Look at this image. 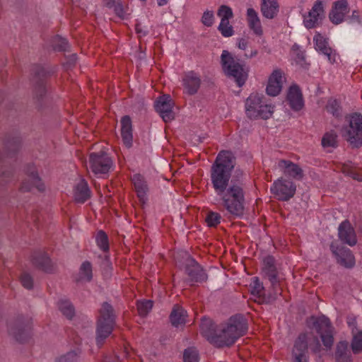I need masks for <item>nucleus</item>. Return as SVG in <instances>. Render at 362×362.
Returning <instances> with one entry per match:
<instances>
[{
	"label": "nucleus",
	"mask_w": 362,
	"mask_h": 362,
	"mask_svg": "<svg viewBox=\"0 0 362 362\" xmlns=\"http://www.w3.org/2000/svg\"><path fill=\"white\" fill-rule=\"evenodd\" d=\"M136 31L137 33H142V30L139 24L136 25Z\"/></svg>",
	"instance_id": "774afa93"
},
{
	"label": "nucleus",
	"mask_w": 362,
	"mask_h": 362,
	"mask_svg": "<svg viewBox=\"0 0 362 362\" xmlns=\"http://www.w3.org/2000/svg\"><path fill=\"white\" fill-rule=\"evenodd\" d=\"M81 279L90 281L93 279L92 264L89 261H85L80 267Z\"/></svg>",
	"instance_id": "a19ab883"
},
{
	"label": "nucleus",
	"mask_w": 362,
	"mask_h": 362,
	"mask_svg": "<svg viewBox=\"0 0 362 362\" xmlns=\"http://www.w3.org/2000/svg\"><path fill=\"white\" fill-rule=\"evenodd\" d=\"M282 73L281 70H274L269 78L266 92L269 95L276 96L282 88Z\"/></svg>",
	"instance_id": "4be33fe9"
},
{
	"label": "nucleus",
	"mask_w": 362,
	"mask_h": 362,
	"mask_svg": "<svg viewBox=\"0 0 362 362\" xmlns=\"http://www.w3.org/2000/svg\"><path fill=\"white\" fill-rule=\"evenodd\" d=\"M309 327L315 329L320 334L322 344L327 350L331 349L334 343L332 334V326L328 317L322 315L320 317L312 316L310 317Z\"/></svg>",
	"instance_id": "6e6552de"
},
{
	"label": "nucleus",
	"mask_w": 362,
	"mask_h": 362,
	"mask_svg": "<svg viewBox=\"0 0 362 362\" xmlns=\"http://www.w3.org/2000/svg\"><path fill=\"white\" fill-rule=\"evenodd\" d=\"M104 4L108 8H112L116 1L115 0H103Z\"/></svg>",
	"instance_id": "e2e57ef3"
},
{
	"label": "nucleus",
	"mask_w": 362,
	"mask_h": 362,
	"mask_svg": "<svg viewBox=\"0 0 362 362\" xmlns=\"http://www.w3.org/2000/svg\"><path fill=\"white\" fill-rule=\"evenodd\" d=\"M214 14L213 11L206 10L204 12L201 21L206 27H211L214 22Z\"/></svg>",
	"instance_id": "864d4df0"
},
{
	"label": "nucleus",
	"mask_w": 362,
	"mask_h": 362,
	"mask_svg": "<svg viewBox=\"0 0 362 362\" xmlns=\"http://www.w3.org/2000/svg\"><path fill=\"white\" fill-rule=\"evenodd\" d=\"M236 158L229 151H221L213 163L210 174L213 187L220 197L221 206L227 211L229 218H240L245 211L243 172L236 169Z\"/></svg>",
	"instance_id": "f257e3e1"
},
{
	"label": "nucleus",
	"mask_w": 362,
	"mask_h": 362,
	"mask_svg": "<svg viewBox=\"0 0 362 362\" xmlns=\"http://www.w3.org/2000/svg\"><path fill=\"white\" fill-rule=\"evenodd\" d=\"M247 15L249 28L252 30L256 35H262L263 31L257 13L254 8H250L247 11Z\"/></svg>",
	"instance_id": "2f4dec72"
},
{
	"label": "nucleus",
	"mask_w": 362,
	"mask_h": 362,
	"mask_svg": "<svg viewBox=\"0 0 362 362\" xmlns=\"http://www.w3.org/2000/svg\"><path fill=\"white\" fill-rule=\"evenodd\" d=\"M187 311L178 304L174 305L170 315V320L173 326L177 327L179 325L185 324Z\"/></svg>",
	"instance_id": "7c9ffc66"
},
{
	"label": "nucleus",
	"mask_w": 362,
	"mask_h": 362,
	"mask_svg": "<svg viewBox=\"0 0 362 362\" xmlns=\"http://www.w3.org/2000/svg\"><path fill=\"white\" fill-rule=\"evenodd\" d=\"M216 325L206 317H203L200 324V332L211 344L218 348L232 346L240 337L247 332V320L242 314H236L228 319L227 325L218 333Z\"/></svg>",
	"instance_id": "f03ea898"
},
{
	"label": "nucleus",
	"mask_w": 362,
	"mask_h": 362,
	"mask_svg": "<svg viewBox=\"0 0 362 362\" xmlns=\"http://www.w3.org/2000/svg\"><path fill=\"white\" fill-rule=\"evenodd\" d=\"M257 54H258V51L257 49H255V50H252L250 54H245V57L247 58H252V57H255V56H257Z\"/></svg>",
	"instance_id": "69168bd1"
},
{
	"label": "nucleus",
	"mask_w": 362,
	"mask_h": 362,
	"mask_svg": "<svg viewBox=\"0 0 362 362\" xmlns=\"http://www.w3.org/2000/svg\"><path fill=\"white\" fill-rule=\"evenodd\" d=\"M137 310L139 315L141 317H145L148 315L153 307V301L151 300H145L143 301H138Z\"/></svg>",
	"instance_id": "79ce46f5"
},
{
	"label": "nucleus",
	"mask_w": 362,
	"mask_h": 362,
	"mask_svg": "<svg viewBox=\"0 0 362 362\" xmlns=\"http://www.w3.org/2000/svg\"><path fill=\"white\" fill-rule=\"evenodd\" d=\"M33 103L40 112L45 111L50 105V100L47 95V80L56 70L54 67L34 64L32 68Z\"/></svg>",
	"instance_id": "7ed1b4c3"
},
{
	"label": "nucleus",
	"mask_w": 362,
	"mask_h": 362,
	"mask_svg": "<svg viewBox=\"0 0 362 362\" xmlns=\"http://www.w3.org/2000/svg\"><path fill=\"white\" fill-rule=\"evenodd\" d=\"M351 22H353V23H361V19H360V16H359V13L358 11H354L352 12V15L351 16L349 17Z\"/></svg>",
	"instance_id": "052dcab7"
},
{
	"label": "nucleus",
	"mask_w": 362,
	"mask_h": 362,
	"mask_svg": "<svg viewBox=\"0 0 362 362\" xmlns=\"http://www.w3.org/2000/svg\"><path fill=\"white\" fill-rule=\"evenodd\" d=\"M314 41L316 50L327 56L331 63L335 62V54H333L332 49L328 46L327 40L320 34H317L314 37Z\"/></svg>",
	"instance_id": "393cba45"
},
{
	"label": "nucleus",
	"mask_w": 362,
	"mask_h": 362,
	"mask_svg": "<svg viewBox=\"0 0 362 362\" xmlns=\"http://www.w3.org/2000/svg\"><path fill=\"white\" fill-rule=\"evenodd\" d=\"M89 163L95 174H105L108 173L112 163L107 153L101 151L89 155Z\"/></svg>",
	"instance_id": "ddd939ff"
},
{
	"label": "nucleus",
	"mask_w": 362,
	"mask_h": 362,
	"mask_svg": "<svg viewBox=\"0 0 362 362\" xmlns=\"http://www.w3.org/2000/svg\"><path fill=\"white\" fill-rule=\"evenodd\" d=\"M51 44L55 51L66 52L69 50L68 41L59 35L54 36L51 40Z\"/></svg>",
	"instance_id": "e433bc0d"
},
{
	"label": "nucleus",
	"mask_w": 362,
	"mask_h": 362,
	"mask_svg": "<svg viewBox=\"0 0 362 362\" xmlns=\"http://www.w3.org/2000/svg\"><path fill=\"white\" fill-rule=\"evenodd\" d=\"M262 272L271 283V286L276 288L279 284V272L276 267V259L272 255H267L263 259Z\"/></svg>",
	"instance_id": "dca6fc26"
},
{
	"label": "nucleus",
	"mask_w": 362,
	"mask_h": 362,
	"mask_svg": "<svg viewBox=\"0 0 362 362\" xmlns=\"http://www.w3.org/2000/svg\"><path fill=\"white\" fill-rule=\"evenodd\" d=\"M329 248L336 258L337 264L346 269H351L354 267L355 257L349 248L339 245L334 242L330 244Z\"/></svg>",
	"instance_id": "4468645a"
},
{
	"label": "nucleus",
	"mask_w": 362,
	"mask_h": 362,
	"mask_svg": "<svg viewBox=\"0 0 362 362\" xmlns=\"http://www.w3.org/2000/svg\"><path fill=\"white\" fill-rule=\"evenodd\" d=\"M174 105L175 103L168 94L159 96L154 102L156 111L166 123L175 119V112L173 111Z\"/></svg>",
	"instance_id": "f8f14e48"
},
{
	"label": "nucleus",
	"mask_w": 362,
	"mask_h": 362,
	"mask_svg": "<svg viewBox=\"0 0 362 362\" xmlns=\"http://www.w3.org/2000/svg\"><path fill=\"white\" fill-rule=\"evenodd\" d=\"M297 58L299 60V62H305V54L302 52H298L297 54Z\"/></svg>",
	"instance_id": "0e129e2a"
},
{
	"label": "nucleus",
	"mask_w": 362,
	"mask_h": 362,
	"mask_svg": "<svg viewBox=\"0 0 362 362\" xmlns=\"http://www.w3.org/2000/svg\"><path fill=\"white\" fill-rule=\"evenodd\" d=\"M66 62H64L63 66L66 70L71 69L75 66L77 61V57L76 54H72L66 56Z\"/></svg>",
	"instance_id": "5fc2aeb1"
},
{
	"label": "nucleus",
	"mask_w": 362,
	"mask_h": 362,
	"mask_svg": "<svg viewBox=\"0 0 362 362\" xmlns=\"http://www.w3.org/2000/svg\"><path fill=\"white\" fill-rule=\"evenodd\" d=\"M218 30L225 37H231L234 34L233 28L230 25L229 20H221Z\"/></svg>",
	"instance_id": "37998d69"
},
{
	"label": "nucleus",
	"mask_w": 362,
	"mask_h": 362,
	"mask_svg": "<svg viewBox=\"0 0 362 362\" xmlns=\"http://www.w3.org/2000/svg\"><path fill=\"white\" fill-rule=\"evenodd\" d=\"M286 98L291 108L294 111H299L303 108L304 105L303 94L298 85L293 84L291 86Z\"/></svg>",
	"instance_id": "412c9836"
},
{
	"label": "nucleus",
	"mask_w": 362,
	"mask_h": 362,
	"mask_svg": "<svg viewBox=\"0 0 362 362\" xmlns=\"http://www.w3.org/2000/svg\"><path fill=\"white\" fill-rule=\"evenodd\" d=\"M349 125L342 129L343 136L352 148L362 146V115L354 112L346 117Z\"/></svg>",
	"instance_id": "423d86ee"
},
{
	"label": "nucleus",
	"mask_w": 362,
	"mask_h": 362,
	"mask_svg": "<svg viewBox=\"0 0 362 362\" xmlns=\"http://www.w3.org/2000/svg\"><path fill=\"white\" fill-rule=\"evenodd\" d=\"M279 5L277 0H262L261 12L266 18H274L279 13Z\"/></svg>",
	"instance_id": "bb28decb"
},
{
	"label": "nucleus",
	"mask_w": 362,
	"mask_h": 362,
	"mask_svg": "<svg viewBox=\"0 0 362 362\" xmlns=\"http://www.w3.org/2000/svg\"><path fill=\"white\" fill-rule=\"evenodd\" d=\"M96 243L98 246L103 251H109V241L107 235L103 230H99L96 235Z\"/></svg>",
	"instance_id": "ea45409f"
},
{
	"label": "nucleus",
	"mask_w": 362,
	"mask_h": 362,
	"mask_svg": "<svg viewBox=\"0 0 362 362\" xmlns=\"http://www.w3.org/2000/svg\"><path fill=\"white\" fill-rule=\"evenodd\" d=\"M221 64L224 74L233 78L239 87H242L248 78L249 68L240 62L230 52L223 50L221 55Z\"/></svg>",
	"instance_id": "20e7f679"
},
{
	"label": "nucleus",
	"mask_w": 362,
	"mask_h": 362,
	"mask_svg": "<svg viewBox=\"0 0 362 362\" xmlns=\"http://www.w3.org/2000/svg\"><path fill=\"white\" fill-rule=\"evenodd\" d=\"M185 272L188 276L190 285L194 283H204L207 281L208 275L204 268L192 257H188L185 265Z\"/></svg>",
	"instance_id": "9d476101"
},
{
	"label": "nucleus",
	"mask_w": 362,
	"mask_h": 362,
	"mask_svg": "<svg viewBox=\"0 0 362 362\" xmlns=\"http://www.w3.org/2000/svg\"><path fill=\"white\" fill-rule=\"evenodd\" d=\"M217 16L221 20H230L233 17V13L230 7L226 5H221L217 11Z\"/></svg>",
	"instance_id": "3c124183"
},
{
	"label": "nucleus",
	"mask_w": 362,
	"mask_h": 362,
	"mask_svg": "<svg viewBox=\"0 0 362 362\" xmlns=\"http://www.w3.org/2000/svg\"><path fill=\"white\" fill-rule=\"evenodd\" d=\"M270 189L279 200L286 202L294 196L296 186L292 181L281 178L276 180Z\"/></svg>",
	"instance_id": "9b49d317"
},
{
	"label": "nucleus",
	"mask_w": 362,
	"mask_h": 362,
	"mask_svg": "<svg viewBox=\"0 0 362 362\" xmlns=\"http://www.w3.org/2000/svg\"><path fill=\"white\" fill-rule=\"evenodd\" d=\"M338 236L343 243L350 246H354L357 243L355 230L349 220H345L339 224Z\"/></svg>",
	"instance_id": "6ab92c4d"
},
{
	"label": "nucleus",
	"mask_w": 362,
	"mask_h": 362,
	"mask_svg": "<svg viewBox=\"0 0 362 362\" xmlns=\"http://www.w3.org/2000/svg\"><path fill=\"white\" fill-rule=\"evenodd\" d=\"M21 140L18 136L8 137L5 144V148L7 156L13 158L18 151L21 147Z\"/></svg>",
	"instance_id": "72a5a7b5"
},
{
	"label": "nucleus",
	"mask_w": 362,
	"mask_h": 362,
	"mask_svg": "<svg viewBox=\"0 0 362 362\" xmlns=\"http://www.w3.org/2000/svg\"><path fill=\"white\" fill-rule=\"evenodd\" d=\"M13 169L11 167L8 170H3L0 176V185H2V182H7L13 176Z\"/></svg>",
	"instance_id": "13d9d810"
},
{
	"label": "nucleus",
	"mask_w": 362,
	"mask_h": 362,
	"mask_svg": "<svg viewBox=\"0 0 362 362\" xmlns=\"http://www.w3.org/2000/svg\"><path fill=\"white\" fill-rule=\"evenodd\" d=\"M115 325V315L113 307L104 302L99 310V316L96 325V344L100 347L105 340L112 332Z\"/></svg>",
	"instance_id": "39448f33"
},
{
	"label": "nucleus",
	"mask_w": 362,
	"mask_h": 362,
	"mask_svg": "<svg viewBox=\"0 0 362 362\" xmlns=\"http://www.w3.org/2000/svg\"><path fill=\"white\" fill-rule=\"evenodd\" d=\"M132 181L139 200L144 202L147 191V185L144 181V177L140 174H135L132 177Z\"/></svg>",
	"instance_id": "473e14b6"
},
{
	"label": "nucleus",
	"mask_w": 362,
	"mask_h": 362,
	"mask_svg": "<svg viewBox=\"0 0 362 362\" xmlns=\"http://www.w3.org/2000/svg\"><path fill=\"white\" fill-rule=\"evenodd\" d=\"M351 346L354 354L362 352V331L354 336Z\"/></svg>",
	"instance_id": "49530a36"
},
{
	"label": "nucleus",
	"mask_w": 362,
	"mask_h": 362,
	"mask_svg": "<svg viewBox=\"0 0 362 362\" xmlns=\"http://www.w3.org/2000/svg\"><path fill=\"white\" fill-rule=\"evenodd\" d=\"M183 81L188 94L194 95L197 93L201 84V80L194 72L191 71L186 74Z\"/></svg>",
	"instance_id": "c756f323"
},
{
	"label": "nucleus",
	"mask_w": 362,
	"mask_h": 362,
	"mask_svg": "<svg viewBox=\"0 0 362 362\" xmlns=\"http://www.w3.org/2000/svg\"><path fill=\"white\" fill-rule=\"evenodd\" d=\"M59 308L62 314L71 320L75 315L74 307L69 300H62L59 302Z\"/></svg>",
	"instance_id": "4c0bfd02"
},
{
	"label": "nucleus",
	"mask_w": 362,
	"mask_h": 362,
	"mask_svg": "<svg viewBox=\"0 0 362 362\" xmlns=\"http://www.w3.org/2000/svg\"><path fill=\"white\" fill-rule=\"evenodd\" d=\"M25 172L28 178L23 181L19 188L21 192H30L33 187H35L40 192L45 190V185L39 177L35 165L28 164L25 166Z\"/></svg>",
	"instance_id": "1a4fd4ad"
},
{
	"label": "nucleus",
	"mask_w": 362,
	"mask_h": 362,
	"mask_svg": "<svg viewBox=\"0 0 362 362\" xmlns=\"http://www.w3.org/2000/svg\"><path fill=\"white\" fill-rule=\"evenodd\" d=\"M20 281L24 288L28 290L33 288V279L30 274L27 272L22 273L20 276Z\"/></svg>",
	"instance_id": "603ef678"
},
{
	"label": "nucleus",
	"mask_w": 362,
	"mask_h": 362,
	"mask_svg": "<svg viewBox=\"0 0 362 362\" xmlns=\"http://www.w3.org/2000/svg\"><path fill=\"white\" fill-rule=\"evenodd\" d=\"M221 216L214 211H209L205 217V221L209 227H216L221 222Z\"/></svg>",
	"instance_id": "a18cd8bd"
},
{
	"label": "nucleus",
	"mask_w": 362,
	"mask_h": 362,
	"mask_svg": "<svg viewBox=\"0 0 362 362\" xmlns=\"http://www.w3.org/2000/svg\"><path fill=\"white\" fill-rule=\"evenodd\" d=\"M279 286L280 284L276 286L275 288L272 286V291L269 292L267 294L265 293L264 291V293L261 295L259 300H255V301L257 302L259 304L273 303L276 300L277 296L281 293V288Z\"/></svg>",
	"instance_id": "f704fd0d"
},
{
	"label": "nucleus",
	"mask_w": 362,
	"mask_h": 362,
	"mask_svg": "<svg viewBox=\"0 0 362 362\" xmlns=\"http://www.w3.org/2000/svg\"><path fill=\"white\" fill-rule=\"evenodd\" d=\"M107 362H120L118 356H115L114 358L107 361Z\"/></svg>",
	"instance_id": "338daca9"
},
{
	"label": "nucleus",
	"mask_w": 362,
	"mask_h": 362,
	"mask_svg": "<svg viewBox=\"0 0 362 362\" xmlns=\"http://www.w3.org/2000/svg\"><path fill=\"white\" fill-rule=\"evenodd\" d=\"M344 172H346V173L349 176L351 177L353 179L360 181V182L362 181V172L361 171H358L356 168H347V169L344 170Z\"/></svg>",
	"instance_id": "6e6d98bb"
},
{
	"label": "nucleus",
	"mask_w": 362,
	"mask_h": 362,
	"mask_svg": "<svg viewBox=\"0 0 362 362\" xmlns=\"http://www.w3.org/2000/svg\"><path fill=\"white\" fill-rule=\"evenodd\" d=\"M31 261L34 267L45 273L50 274L54 271V264L45 252L35 251L32 255Z\"/></svg>",
	"instance_id": "f3484780"
},
{
	"label": "nucleus",
	"mask_w": 362,
	"mask_h": 362,
	"mask_svg": "<svg viewBox=\"0 0 362 362\" xmlns=\"http://www.w3.org/2000/svg\"><path fill=\"white\" fill-rule=\"evenodd\" d=\"M184 362H198L199 354L194 347H189L183 353Z\"/></svg>",
	"instance_id": "c03bdc74"
},
{
	"label": "nucleus",
	"mask_w": 362,
	"mask_h": 362,
	"mask_svg": "<svg viewBox=\"0 0 362 362\" xmlns=\"http://www.w3.org/2000/svg\"><path fill=\"white\" fill-rule=\"evenodd\" d=\"M80 354L81 351L78 349L69 351L62 356L59 358L58 362H77Z\"/></svg>",
	"instance_id": "8fccbe9b"
},
{
	"label": "nucleus",
	"mask_w": 362,
	"mask_h": 362,
	"mask_svg": "<svg viewBox=\"0 0 362 362\" xmlns=\"http://www.w3.org/2000/svg\"><path fill=\"white\" fill-rule=\"evenodd\" d=\"M324 6L322 1L315 2L312 9L304 16L303 23L307 28H313L318 25L319 20L324 17Z\"/></svg>",
	"instance_id": "a211bd4d"
},
{
	"label": "nucleus",
	"mask_w": 362,
	"mask_h": 362,
	"mask_svg": "<svg viewBox=\"0 0 362 362\" xmlns=\"http://www.w3.org/2000/svg\"><path fill=\"white\" fill-rule=\"evenodd\" d=\"M310 348L315 354L319 353L321 351V344L317 337L313 336L312 341L310 342Z\"/></svg>",
	"instance_id": "4d7b16f0"
},
{
	"label": "nucleus",
	"mask_w": 362,
	"mask_h": 362,
	"mask_svg": "<svg viewBox=\"0 0 362 362\" xmlns=\"http://www.w3.org/2000/svg\"><path fill=\"white\" fill-rule=\"evenodd\" d=\"M90 197V190L87 182L82 179L76 185L74 191V199L78 203L83 204Z\"/></svg>",
	"instance_id": "c85d7f7f"
},
{
	"label": "nucleus",
	"mask_w": 362,
	"mask_h": 362,
	"mask_svg": "<svg viewBox=\"0 0 362 362\" xmlns=\"http://www.w3.org/2000/svg\"><path fill=\"white\" fill-rule=\"evenodd\" d=\"M115 13L119 18H124V6L120 1H117L113 6Z\"/></svg>",
	"instance_id": "bf43d9fd"
},
{
	"label": "nucleus",
	"mask_w": 362,
	"mask_h": 362,
	"mask_svg": "<svg viewBox=\"0 0 362 362\" xmlns=\"http://www.w3.org/2000/svg\"><path fill=\"white\" fill-rule=\"evenodd\" d=\"M272 113L273 107L271 105L262 104L260 109H258V111L256 112L257 119L261 118L263 119H267L272 116Z\"/></svg>",
	"instance_id": "09e8293b"
},
{
	"label": "nucleus",
	"mask_w": 362,
	"mask_h": 362,
	"mask_svg": "<svg viewBox=\"0 0 362 362\" xmlns=\"http://www.w3.org/2000/svg\"><path fill=\"white\" fill-rule=\"evenodd\" d=\"M262 96L259 93L251 94L245 102L246 114L250 119H257L256 112L262 105Z\"/></svg>",
	"instance_id": "b1692460"
},
{
	"label": "nucleus",
	"mask_w": 362,
	"mask_h": 362,
	"mask_svg": "<svg viewBox=\"0 0 362 362\" xmlns=\"http://www.w3.org/2000/svg\"><path fill=\"white\" fill-rule=\"evenodd\" d=\"M120 122L122 141L127 148H130L133 141L132 119L129 115H125L122 117Z\"/></svg>",
	"instance_id": "5701e85b"
},
{
	"label": "nucleus",
	"mask_w": 362,
	"mask_h": 362,
	"mask_svg": "<svg viewBox=\"0 0 362 362\" xmlns=\"http://www.w3.org/2000/svg\"><path fill=\"white\" fill-rule=\"evenodd\" d=\"M32 319L28 316L18 315L8 324V332L16 341L23 343L30 337Z\"/></svg>",
	"instance_id": "0eeeda50"
},
{
	"label": "nucleus",
	"mask_w": 362,
	"mask_h": 362,
	"mask_svg": "<svg viewBox=\"0 0 362 362\" xmlns=\"http://www.w3.org/2000/svg\"><path fill=\"white\" fill-rule=\"evenodd\" d=\"M248 41L245 38H240L238 40V47L240 49L245 50L247 47Z\"/></svg>",
	"instance_id": "680f3d73"
},
{
	"label": "nucleus",
	"mask_w": 362,
	"mask_h": 362,
	"mask_svg": "<svg viewBox=\"0 0 362 362\" xmlns=\"http://www.w3.org/2000/svg\"><path fill=\"white\" fill-rule=\"evenodd\" d=\"M308 335L305 333H301L294 342L292 351V362H308Z\"/></svg>",
	"instance_id": "2eb2a0df"
},
{
	"label": "nucleus",
	"mask_w": 362,
	"mask_h": 362,
	"mask_svg": "<svg viewBox=\"0 0 362 362\" xmlns=\"http://www.w3.org/2000/svg\"><path fill=\"white\" fill-rule=\"evenodd\" d=\"M250 288L251 291V294L257 297V300H259L261 295L265 291L263 284L257 276H255L252 279Z\"/></svg>",
	"instance_id": "c9c22d12"
},
{
	"label": "nucleus",
	"mask_w": 362,
	"mask_h": 362,
	"mask_svg": "<svg viewBox=\"0 0 362 362\" xmlns=\"http://www.w3.org/2000/svg\"><path fill=\"white\" fill-rule=\"evenodd\" d=\"M334 358L336 362H352V358L349 350V344L346 341H341L337 344Z\"/></svg>",
	"instance_id": "cd10ccee"
},
{
	"label": "nucleus",
	"mask_w": 362,
	"mask_h": 362,
	"mask_svg": "<svg viewBox=\"0 0 362 362\" xmlns=\"http://www.w3.org/2000/svg\"><path fill=\"white\" fill-rule=\"evenodd\" d=\"M327 111L335 117L341 115V107L337 100H329L326 105Z\"/></svg>",
	"instance_id": "de8ad7c7"
},
{
	"label": "nucleus",
	"mask_w": 362,
	"mask_h": 362,
	"mask_svg": "<svg viewBox=\"0 0 362 362\" xmlns=\"http://www.w3.org/2000/svg\"><path fill=\"white\" fill-rule=\"evenodd\" d=\"M349 8L346 0H339L333 3L329 18L331 22L335 25L341 23L345 15L349 13Z\"/></svg>",
	"instance_id": "aec40b11"
},
{
	"label": "nucleus",
	"mask_w": 362,
	"mask_h": 362,
	"mask_svg": "<svg viewBox=\"0 0 362 362\" xmlns=\"http://www.w3.org/2000/svg\"><path fill=\"white\" fill-rule=\"evenodd\" d=\"M337 135L334 131L326 132L322 138V146L324 148H336L337 146Z\"/></svg>",
	"instance_id": "58836bf2"
},
{
	"label": "nucleus",
	"mask_w": 362,
	"mask_h": 362,
	"mask_svg": "<svg viewBox=\"0 0 362 362\" xmlns=\"http://www.w3.org/2000/svg\"><path fill=\"white\" fill-rule=\"evenodd\" d=\"M279 167L284 168V173L296 180H300L303 177V171L302 168L298 165L290 160H279Z\"/></svg>",
	"instance_id": "a878e982"
}]
</instances>
